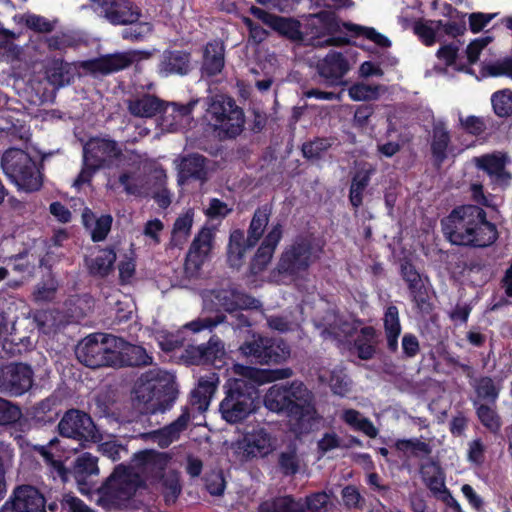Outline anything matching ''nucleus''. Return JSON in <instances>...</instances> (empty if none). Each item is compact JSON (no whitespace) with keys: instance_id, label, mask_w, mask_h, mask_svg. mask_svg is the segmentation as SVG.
Masks as SVG:
<instances>
[{"instance_id":"f257e3e1","label":"nucleus","mask_w":512,"mask_h":512,"mask_svg":"<svg viewBox=\"0 0 512 512\" xmlns=\"http://www.w3.org/2000/svg\"><path fill=\"white\" fill-rule=\"evenodd\" d=\"M471 199L475 204L455 206L440 220L444 238L451 244L472 249H485L499 239L497 225L488 220L483 207H490L482 183L470 184Z\"/></svg>"},{"instance_id":"f03ea898","label":"nucleus","mask_w":512,"mask_h":512,"mask_svg":"<svg viewBox=\"0 0 512 512\" xmlns=\"http://www.w3.org/2000/svg\"><path fill=\"white\" fill-rule=\"evenodd\" d=\"M169 457L164 452L142 450L134 453L131 465L119 464L102 486L104 499L121 504L134 497L137 490L145 486V480L164 478Z\"/></svg>"},{"instance_id":"7ed1b4c3","label":"nucleus","mask_w":512,"mask_h":512,"mask_svg":"<svg viewBox=\"0 0 512 512\" xmlns=\"http://www.w3.org/2000/svg\"><path fill=\"white\" fill-rule=\"evenodd\" d=\"M264 405L269 411L288 417L295 433H309L319 420L314 395L300 381L273 385L264 396Z\"/></svg>"},{"instance_id":"20e7f679","label":"nucleus","mask_w":512,"mask_h":512,"mask_svg":"<svg viewBox=\"0 0 512 512\" xmlns=\"http://www.w3.org/2000/svg\"><path fill=\"white\" fill-rule=\"evenodd\" d=\"M260 303L251 295L239 291L236 288H219L208 290L203 295V307L206 311H214V317H198L185 324L192 333H198L204 329H212L227 319L223 312L233 314L241 310L257 309Z\"/></svg>"},{"instance_id":"39448f33","label":"nucleus","mask_w":512,"mask_h":512,"mask_svg":"<svg viewBox=\"0 0 512 512\" xmlns=\"http://www.w3.org/2000/svg\"><path fill=\"white\" fill-rule=\"evenodd\" d=\"M325 242L313 234H298L282 250L274 271L291 281L303 279L324 254Z\"/></svg>"},{"instance_id":"423d86ee","label":"nucleus","mask_w":512,"mask_h":512,"mask_svg":"<svg viewBox=\"0 0 512 512\" xmlns=\"http://www.w3.org/2000/svg\"><path fill=\"white\" fill-rule=\"evenodd\" d=\"M134 399L152 413L169 410L178 396L174 382L155 376L153 372L143 374L133 389Z\"/></svg>"},{"instance_id":"0eeeda50","label":"nucleus","mask_w":512,"mask_h":512,"mask_svg":"<svg viewBox=\"0 0 512 512\" xmlns=\"http://www.w3.org/2000/svg\"><path fill=\"white\" fill-rule=\"evenodd\" d=\"M5 175L20 190L34 192L41 188L42 177L35 161L20 148L7 149L1 158Z\"/></svg>"},{"instance_id":"6e6552de","label":"nucleus","mask_w":512,"mask_h":512,"mask_svg":"<svg viewBox=\"0 0 512 512\" xmlns=\"http://www.w3.org/2000/svg\"><path fill=\"white\" fill-rule=\"evenodd\" d=\"M240 354L247 362L259 365H277L290 357L289 344L280 337H266L253 334L239 347Z\"/></svg>"},{"instance_id":"1a4fd4ad","label":"nucleus","mask_w":512,"mask_h":512,"mask_svg":"<svg viewBox=\"0 0 512 512\" xmlns=\"http://www.w3.org/2000/svg\"><path fill=\"white\" fill-rule=\"evenodd\" d=\"M255 394L253 385L242 379H234L228 384L219 405L222 418L230 424L245 420L254 411Z\"/></svg>"},{"instance_id":"9d476101","label":"nucleus","mask_w":512,"mask_h":512,"mask_svg":"<svg viewBox=\"0 0 512 512\" xmlns=\"http://www.w3.org/2000/svg\"><path fill=\"white\" fill-rule=\"evenodd\" d=\"M206 115L213 121L215 130H219L224 138L234 139L239 136L245 123L243 110L230 98L212 99Z\"/></svg>"},{"instance_id":"9b49d317","label":"nucleus","mask_w":512,"mask_h":512,"mask_svg":"<svg viewBox=\"0 0 512 512\" xmlns=\"http://www.w3.org/2000/svg\"><path fill=\"white\" fill-rule=\"evenodd\" d=\"M115 335L94 333L85 337L76 347L77 359L87 367H113Z\"/></svg>"},{"instance_id":"f8f14e48","label":"nucleus","mask_w":512,"mask_h":512,"mask_svg":"<svg viewBox=\"0 0 512 512\" xmlns=\"http://www.w3.org/2000/svg\"><path fill=\"white\" fill-rule=\"evenodd\" d=\"M61 436L80 442H98L101 435L91 416L79 409L67 410L58 423Z\"/></svg>"},{"instance_id":"ddd939ff","label":"nucleus","mask_w":512,"mask_h":512,"mask_svg":"<svg viewBox=\"0 0 512 512\" xmlns=\"http://www.w3.org/2000/svg\"><path fill=\"white\" fill-rule=\"evenodd\" d=\"M400 275L407 285L414 307L423 314H430L434 305L431 301L429 278L421 275L410 260L401 262Z\"/></svg>"},{"instance_id":"4468645a","label":"nucleus","mask_w":512,"mask_h":512,"mask_svg":"<svg viewBox=\"0 0 512 512\" xmlns=\"http://www.w3.org/2000/svg\"><path fill=\"white\" fill-rule=\"evenodd\" d=\"M473 164L478 170L483 171L489 178L493 187L502 190L510 187L512 183V172L507 169L511 162L510 156L503 151H493L474 157Z\"/></svg>"},{"instance_id":"2eb2a0df","label":"nucleus","mask_w":512,"mask_h":512,"mask_svg":"<svg viewBox=\"0 0 512 512\" xmlns=\"http://www.w3.org/2000/svg\"><path fill=\"white\" fill-rule=\"evenodd\" d=\"M225 356L224 342L217 335H212L205 344H188L180 359L186 365H211L220 368L225 363Z\"/></svg>"},{"instance_id":"dca6fc26","label":"nucleus","mask_w":512,"mask_h":512,"mask_svg":"<svg viewBox=\"0 0 512 512\" xmlns=\"http://www.w3.org/2000/svg\"><path fill=\"white\" fill-rule=\"evenodd\" d=\"M34 384V371L29 364L10 363L0 368V393L19 397Z\"/></svg>"},{"instance_id":"f3484780","label":"nucleus","mask_w":512,"mask_h":512,"mask_svg":"<svg viewBox=\"0 0 512 512\" xmlns=\"http://www.w3.org/2000/svg\"><path fill=\"white\" fill-rule=\"evenodd\" d=\"M0 512H46V499L33 485H17L1 506Z\"/></svg>"},{"instance_id":"a211bd4d","label":"nucleus","mask_w":512,"mask_h":512,"mask_svg":"<svg viewBox=\"0 0 512 512\" xmlns=\"http://www.w3.org/2000/svg\"><path fill=\"white\" fill-rule=\"evenodd\" d=\"M250 13L281 37L290 41L303 39L301 23L297 19L276 15L256 6L250 8Z\"/></svg>"},{"instance_id":"6ab92c4d","label":"nucleus","mask_w":512,"mask_h":512,"mask_svg":"<svg viewBox=\"0 0 512 512\" xmlns=\"http://www.w3.org/2000/svg\"><path fill=\"white\" fill-rule=\"evenodd\" d=\"M113 367H143L152 364L153 357L140 345L115 336Z\"/></svg>"},{"instance_id":"aec40b11","label":"nucleus","mask_w":512,"mask_h":512,"mask_svg":"<svg viewBox=\"0 0 512 512\" xmlns=\"http://www.w3.org/2000/svg\"><path fill=\"white\" fill-rule=\"evenodd\" d=\"M319 76L327 86H340L344 84V76L350 70V64L343 53L329 51L316 65Z\"/></svg>"},{"instance_id":"412c9836","label":"nucleus","mask_w":512,"mask_h":512,"mask_svg":"<svg viewBox=\"0 0 512 512\" xmlns=\"http://www.w3.org/2000/svg\"><path fill=\"white\" fill-rule=\"evenodd\" d=\"M283 238V226L277 222L272 224L268 233L264 236L254 257L250 262V271L252 274L263 272L271 262L275 250Z\"/></svg>"},{"instance_id":"4be33fe9","label":"nucleus","mask_w":512,"mask_h":512,"mask_svg":"<svg viewBox=\"0 0 512 512\" xmlns=\"http://www.w3.org/2000/svg\"><path fill=\"white\" fill-rule=\"evenodd\" d=\"M214 233L211 228L203 227L194 237L185 258V269L198 273L205 263L211 249Z\"/></svg>"},{"instance_id":"5701e85b","label":"nucleus","mask_w":512,"mask_h":512,"mask_svg":"<svg viewBox=\"0 0 512 512\" xmlns=\"http://www.w3.org/2000/svg\"><path fill=\"white\" fill-rule=\"evenodd\" d=\"M193 70L192 54L187 50L165 49L160 57L158 73L162 77L186 76Z\"/></svg>"},{"instance_id":"b1692460","label":"nucleus","mask_w":512,"mask_h":512,"mask_svg":"<svg viewBox=\"0 0 512 512\" xmlns=\"http://www.w3.org/2000/svg\"><path fill=\"white\" fill-rule=\"evenodd\" d=\"M99 475L98 459L90 453H84L79 456L72 469L78 490L84 495L90 494L95 487L96 478Z\"/></svg>"},{"instance_id":"393cba45","label":"nucleus","mask_w":512,"mask_h":512,"mask_svg":"<svg viewBox=\"0 0 512 512\" xmlns=\"http://www.w3.org/2000/svg\"><path fill=\"white\" fill-rule=\"evenodd\" d=\"M98 3L112 25L134 24L141 16L139 8L130 0H98Z\"/></svg>"},{"instance_id":"a878e982","label":"nucleus","mask_w":512,"mask_h":512,"mask_svg":"<svg viewBox=\"0 0 512 512\" xmlns=\"http://www.w3.org/2000/svg\"><path fill=\"white\" fill-rule=\"evenodd\" d=\"M121 155V149L115 140L105 138L91 139L83 149V157L94 167L102 168L106 162Z\"/></svg>"},{"instance_id":"bb28decb","label":"nucleus","mask_w":512,"mask_h":512,"mask_svg":"<svg viewBox=\"0 0 512 512\" xmlns=\"http://www.w3.org/2000/svg\"><path fill=\"white\" fill-rule=\"evenodd\" d=\"M133 62V53L118 52L90 59L84 63V67L94 74L109 75L130 67Z\"/></svg>"},{"instance_id":"cd10ccee","label":"nucleus","mask_w":512,"mask_h":512,"mask_svg":"<svg viewBox=\"0 0 512 512\" xmlns=\"http://www.w3.org/2000/svg\"><path fill=\"white\" fill-rule=\"evenodd\" d=\"M209 160L202 154L190 153L182 157L178 170V182L184 184L190 180L204 184L209 179Z\"/></svg>"},{"instance_id":"c85d7f7f","label":"nucleus","mask_w":512,"mask_h":512,"mask_svg":"<svg viewBox=\"0 0 512 512\" xmlns=\"http://www.w3.org/2000/svg\"><path fill=\"white\" fill-rule=\"evenodd\" d=\"M225 66V47L220 40H211L203 48L201 73L206 77L220 74Z\"/></svg>"},{"instance_id":"c756f323","label":"nucleus","mask_w":512,"mask_h":512,"mask_svg":"<svg viewBox=\"0 0 512 512\" xmlns=\"http://www.w3.org/2000/svg\"><path fill=\"white\" fill-rule=\"evenodd\" d=\"M167 106L168 103L149 93L127 101L129 113L138 118H152L165 113Z\"/></svg>"},{"instance_id":"7c9ffc66","label":"nucleus","mask_w":512,"mask_h":512,"mask_svg":"<svg viewBox=\"0 0 512 512\" xmlns=\"http://www.w3.org/2000/svg\"><path fill=\"white\" fill-rule=\"evenodd\" d=\"M58 399L54 396L46 397L35 403L27 410V416L35 427H44L56 422L59 418Z\"/></svg>"},{"instance_id":"2f4dec72","label":"nucleus","mask_w":512,"mask_h":512,"mask_svg":"<svg viewBox=\"0 0 512 512\" xmlns=\"http://www.w3.org/2000/svg\"><path fill=\"white\" fill-rule=\"evenodd\" d=\"M189 419L188 413H182L176 420L163 428L143 434V438L158 443L161 448H167L187 428Z\"/></svg>"},{"instance_id":"473e14b6","label":"nucleus","mask_w":512,"mask_h":512,"mask_svg":"<svg viewBox=\"0 0 512 512\" xmlns=\"http://www.w3.org/2000/svg\"><path fill=\"white\" fill-rule=\"evenodd\" d=\"M472 406L479 423L490 434L497 436L501 433L503 419L498 410L497 403H484L472 401Z\"/></svg>"},{"instance_id":"72a5a7b5","label":"nucleus","mask_w":512,"mask_h":512,"mask_svg":"<svg viewBox=\"0 0 512 512\" xmlns=\"http://www.w3.org/2000/svg\"><path fill=\"white\" fill-rule=\"evenodd\" d=\"M375 172V167L369 163H364L356 169L349 188V201L353 208L358 209L362 206L364 192Z\"/></svg>"},{"instance_id":"f704fd0d","label":"nucleus","mask_w":512,"mask_h":512,"mask_svg":"<svg viewBox=\"0 0 512 512\" xmlns=\"http://www.w3.org/2000/svg\"><path fill=\"white\" fill-rule=\"evenodd\" d=\"M471 388L475 394V398L472 401L497 403L503 386L501 380L496 381L491 376L481 375L478 379L471 382Z\"/></svg>"},{"instance_id":"c9c22d12","label":"nucleus","mask_w":512,"mask_h":512,"mask_svg":"<svg viewBox=\"0 0 512 512\" xmlns=\"http://www.w3.org/2000/svg\"><path fill=\"white\" fill-rule=\"evenodd\" d=\"M272 212L273 206L271 203H265L256 208L247 230L250 245H257L262 239Z\"/></svg>"},{"instance_id":"e433bc0d","label":"nucleus","mask_w":512,"mask_h":512,"mask_svg":"<svg viewBox=\"0 0 512 512\" xmlns=\"http://www.w3.org/2000/svg\"><path fill=\"white\" fill-rule=\"evenodd\" d=\"M47 81L59 88L71 83L74 74L71 66L62 59H53L45 67Z\"/></svg>"},{"instance_id":"4c0bfd02","label":"nucleus","mask_w":512,"mask_h":512,"mask_svg":"<svg viewBox=\"0 0 512 512\" xmlns=\"http://www.w3.org/2000/svg\"><path fill=\"white\" fill-rule=\"evenodd\" d=\"M450 143L451 135L446 127L444 125L435 126L431 141V154L435 165L441 166L447 159Z\"/></svg>"},{"instance_id":"58836bf2","label":"nucleus","mask_w":512,"mask_h":512,"mask_svg":"<svg viewBox=\"0 0 512 512\" xmlns=\"http://www.w3.org/2000/svg\"><path fill=\"white\" fill-rule=\"evenodd\" d=\"M35 450L44 458L50 476L61 484H66L72 477V470L67 468L62 459H56L46 446L35 447Z\"/></svg>"},{"instance_id":"ea45409f","label":"nucleus","mask_w":512,"mask_h":512,"mask_svg":"<svg viewBox=\"0 0 512 512\" xmlns=\"http://www.w3.org/2000/svg\"><path fill=\"white\" fill-rule=\"evenodd\" d=\"M377 331L373 326H364L354 341L357 356L361 360H370L376 353L375 339Z\"/></svg>"},{"instance_id":"a19ab883","label":"nucleus","mask_w":512,"mask_h":512,"mask_svg":"<svg viewBox=\"0 0 512 512\" xmlns=\"http://www.w3.org/2000/svg\"><path fill=\"white\" fill-rule=\"evenodd\" d=\"M116 261V253L112 248H104L99 251L94 259L88 264L90 275L106 277L113 269Z\"/></svg>"},{"instance_id":"79ce46f5","label":"nucleus","mask_w":512,"mask_h":512,"mask_svg":"<svg viewBox=\"0 0 512 512\" xmlns=\"http://www.w3.org/2000/svg\"><path fill=\"white\" fill-rule=\"evenodd\" d=\"M193 217V209H188L184 214L176 218L173 224L171 237V245L173 247L180 248L187 241L191 233Z\"/></svg>"},{"instance_id":"37998d69","label":"nucleus","mask_w":512,"mask_h":512,"mask_svg":"<svg viewBox=\"0 0 512 512\" xmlns=\"http://www.w3.org/2000/svg\"><path fill=\"white\" fill-rule=\"evenodd\" d=\"M343 28L351 34L352 37L363 36L366 39L372 41L381 48H389L392 43L388 37L379 33L373 27H365L351 22H344Z\"/></svg>"},{"instance_id":"c03bdc74","label":"nucleus","mask_w":512,"mask_h":512,"mask_svg":"<svg viewBox=\"0 0 512 512\" xmlns=\"http://www.w3.org/2000/svg\"><path fill=\"white\" fill-rule=\"evenodd\" d=\"M343 421L351 426L354 430L361 431L370 438L378 435V429L374 426L369 418L363 417L361 413L355 409H346L342 415Z\"/></svg>"},{"instance_id":"a18cd8bd","label":"nucleus","mask_w":512,"mask_h":512,"mask_svg":"<svg viewBox=\"0 0 512 512\" xmlns=\"http://www.w3.org/2000/svg\"><path fill=\"white\" fill-rule=\"evenodd\" d=\"M429 466L435 469V473L430 475L429 472L426 470L428 466L422 465V478L427 488L438 499L440 495L445 494L446 491H448L449 489L446 487L445 477L441 471L440 466H438L435 462H432Z\"/></svg>"},{"instance_id":"49530a36","label":"nucleus","mask_w":512,"mask_h":512,"mask_svg":"<svg viewBox=\"0 0 512 512\" xmlns=\"http://www.w3.org/2000/svg\"><path fill=\"white\" fill-rule=\"evenodd\" d=\"M255 246L256 245H250L249 234L245 237L243 230L236 229L231 232L229 237L228 257L231 261H240L246 251Z\"/></svg>"},{"instance_id":"de8ad7c7","label":"nucleus","mask_w":512,"mask_h":512,"mask_svg":"<svg viewBox=\"0 0 512 512\" xmlns=\"http://www.w3.org/2000/svg\"><path fill=\"white\" fill-rule=\"evenodd\" d=\"M491 104L499 118L512 116V90L505 88L494 92L491 96Z\"/></svg>"},{"instance_id":"09e8293b","label":"nucleus","mask_w":512,"mask_h":512,"mask_svg":"<svg viewBox=\"0 0 512 512\" xmlns=\"http://www.w3.org/2000/svg\"><path fill=\"white\" fill-rule=\"evenodd\" d=\"M244 441L245 451L248 455H266L269 452L270 440L263 431L247 434Z\"/></svg>"},{"instance_id":"8fccbe9b","label":"nucleus","mask_w":512,"mask_h":512,"mask_svg":"<svg viewBox=\"0 0 512 512\" xmlns=\"http://www.w3.org/2000/svg\"><path fill=\"white\" fill-rule=\"evenodd\" d=\"M395 448L403 453L411 452L414 457H427L432 453V447L418 438L398 439Z\"/></svg>"},{"instance_id":"3c124183","label":"nucleus","mask_w":512,"mask_h":512,"mask_svg":"<svg viewBox=\"0 0 512 512\" xmlns=\"http://www.w3.org/2000/svg\"><path fill=\"white\" fill-rule=\"evenodd\" d=\"M436 21L419 19L414 22L413 31L425 46H432L436 42V33L439 31Z\"/></svg>"},{"instance_id":"603ef678","label":"nucleus","mask_w":512,"mask_h":512,"mask_svg":"<svg viewBox=\"0 0 512 512\" xmlns=\"http://www.w3.org/2000/svg\"><path fill=\"white\" fill-rule=\"evenodd\" d=\"M278 468L283 476H295L300 470V460L296 449L281 452L278 456Z\"/></svg>"},{"instance_id":"864d4df0","label":"nucleus","mask_w":512,"mask_h":512,"mask_svg":"<svg viewBox=\"0 0 512 512\" xmlns=\"http://www.w3.org/2000/svg\"><path fill=\"white\" fill-rule=\"evenodd\" d=\"M311 18L317 19L325 30L326 35L337 34L341 32L343 23L336 15L335 12L329 10H321L317 13L311 14Z\"/></svg>"},{"instance_id":"5fc2aeb1","label":"nucleus","mask_w":512,"mask_h":512,"mask_svg":"<svg viewBox=\"0 0 512 512\" xmlns=\"http://www.w3.org/2000/svg\"><path fill=\"white\" fill-rule=\"evenodd\" d=\"M331 145L328 138H316L302 145V154L308 160H319Z\"/></svg>"},{"instance_id":"6e6d98bb","label":"nucleus","mask_w":512,"mask_h":512,"mask_svg":"<svg viewBox=\"0 0 512 512\" xmlns=\"http://www.w3.org/2000/svg\"><path fill=\"white\" fill-rule=\"evenodd\" d=\"M481 74L484 77L506 76L512 79V57H506L503 60L484 65Z\"/></svg>"},{"instance_id":"4d7b16f0","label":"nucleus","mask_w":512,"mask_h":512,"mask_svg":"<svg viewBox=\"0 0 512 512\" xmlns=\"http://www.w3.org/2000/svg\"><path fill=\"white\" fill-rule=\"evenodd\" d=\"M21 417L19 405L0 397V426L14 425Z\"/></svg>"},{"instance_id":"13d9d810","label":"nucleus","mask_w":512,"mask_h":512,"mask_svg":"<svg viewBox=\"0 0 512 512\" xmlns=\"http://www.w3.org/2000/svg\"><path fill=\"white\" fill-rule=\"evenodd\" d=\"M350 380L342 369L330 372L329 387L333 394L344 397L350 392Z\"/></svg>"},{"instance_id":"bf43d9fd","label":"nucleus","mask_w":512,"mask_h":512,"mask_svg":"<svg viewBox=\"0 0 512 512\" xmlns=\"http://www.w3.org/2000/svg\"><path fill=\"white\" fill-rule=\"evenodd\" d=\"M132 26L122 30V38L132 42L143 41L153 31V25L149 22H135Z\"/></svg>"},{"instance_id":"052dcab7","label":"nucleus","mask_w":512,"mask_h":512,"mask_svg":"<svg viewBox=\"0 0 512 512\" xmlns=\"http://www.w3.org/2000/svg\"><path fill=\"white\" fill-rule=\"evenodd\" d=\"M343 505L348 509H362L365 499L354 485H347L341 491Z\"/></svg>"},{"instance_id":"680f3d73","label":"nucleus","mask_w":512,"mask_h":512,"mask_svg":"<svg viewBox=\"0 0 512 512\" xmlns=\"http://www.w3.org/2000/svg\"><path fill=\"white\" fill-rule=\"evenodd\" d=\"M113 218L110 214L101 215L95 220L93 229L91 230V239L93 242H101L108 236Z\"/></svg>"},{"instance_id":"e2e57ef3","label":"nucleus","mask_w":512,"mask_h":512,"mask_svg":"<svg viewBox=\"0 0 512 512\" xmlns=\"http://www.w3.org/2000/svg\"><path fill=\"white\" fill-rule=\"evenodd\" d=\"M61 512H94L83 500L73 493H65L60 500Z\"/></svg>"},{"instance_id":"0e129e2a","label":"nucleus","mask_w":512,"mask_h":512,"mask_svg":"<svg viewBox=\"0 0 512 512\" xmlns=\"http://www.w3.org/2000/svg\"><path fill=\"white\" fill-rule=\"evenodd\" d=\"M375 109L372 104H361L356 107L353 116V127L364 131L369 125L370 118L374 115Z\"/></svg>"},{"instance_id":"69168bd1","label":"nucleus","mask_w":512,"mask_h":512,"mask_svg":"<svg viewBox=\"0 0 512 512\" xmlns=\"http://www.w3.org/2000/svg\"><path fill=\"white\" fill-rule=\"evenodd\" d=\"M461 128L468 134L480 136L486 130V124L482 117L470 115L466 118H459Z\"/></svg>"},{"instance_id":"338daca9","label":"nucleus","mask_w":512,"mask_h":512,"mask_svg":"<svg viewBox=\"0 0 512 512\" xmlns=\"http://www.w3.org/2000/svg\"><path fill=\"white\" fill-rule=\"evenodd\" d=\"M330 496L325 491L314 492L305 498V506L311 512L326 511Z\"/></svg>"},{"instance_id":"774afa93","label":"nucleus","mask_w":512,"mask_h":512,"mask_svg":"<svg viewBox=\"0 0 512 512\" xmlns=\"http://www.w3.org/2000/svg\"><path fill=\"white\" fill-rule=\"evenodd\" d=\"M303 509L298 506L292 496L276 498L272 501L268 512H302Z\"/></svg>"}]
</instances>
